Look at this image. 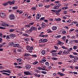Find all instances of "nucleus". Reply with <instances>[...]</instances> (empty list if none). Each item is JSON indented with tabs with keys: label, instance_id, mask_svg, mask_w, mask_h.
<instances>
[{
	"label": "nucleus",
	"instance_id": "nucleus-54",
	"mask_svg": "<svg viewBox=\"0 0 78 78\" xmlns=\"http://www.w3.org/2000/svg\"><path fill=\"white\" fill-rule=\"evenodd\" d=\"M74 42L75 43H78V40H74Z\"/></svg>",
	"mask_w": 78,
	"mask_h": 78
},
{
	"label": "nucleus",
	"instance_id": "nucleus-35",
	"mask_svg": "<svg viewBox=\"0 0 78 78\" xmlns=\"http://www.w3.org/2000/svg\"><path fill=\"white\" fill-rule=\"evenodd\" d=\"M29 55H30V54L27 53H25V54L24 55V56H29Z\"/></svg>",
	"mask_w": 78,
	"mask_h": 78
},
{
	"label": "nucleus",
	"instance_id": "nucleus-57",
	"mask_svg": "<svg viewBox=\"0 0 78 78\" xmlns=\"http://www.w3.org/2000/svg\"><path fill=\"white\" fill-rule=\"evenodd\" d=\"M62 33L64 34H65L66 33V31L64 30L62 31Z\"/></svg>",
	"mask_w": 78,
	"mask_h": 78
},
{
	"label": "nucleus",
	"instance_id": "nucleus-24",
	"mask_svg": "<svg viewBox=\"0 0 78 78\" xmlns=\"http://www.w3.org/2000/svg\"><path fill=\"white\" fill-rule=\"evenodd\" d=\"M62 11V10L61 9H58V10H56V12H59Z\"/></svg>",
	"mask_w": 78,
	"mask_h": 78
},
{
	"label": "nucleus",
	"instance_id": "nucleus-3",
	"mask_svg": "<svg viewBox=\"0 0 78 78\" xmlns=\"http://www.w3.org/2000/svg\"><path fill=\"white\" fill-rule=\"evenodd\" d=\"M24 74L25 75H32V74L29 71H27V72H24Z\"/></svg>",
	"mask_w": 78,
	"mask_h": 78
},
{
	"label": "nucleus",
	"instance_id": "nucleus-63",
	"mask_svg": "<svg viewBox=\"0 0 78 78\" xmlns=\"http://www.w3.org/2000/svg\"><path fill=\"white\" fill-rule=\"evenodd\" d=\"M75 30V29H71L69 30L70 31L72 32L73 31H74Z\"/></svg>",
	"mask_w": 78,
	"mask_h": 78
},
{
	"label": "nucleus",
	"instance_id": "nucleus-60",
	"mask_svg": "<svg viewBox=\"0 0 78 78\" xmlns=\"http://www.w3.org/2000/svg\"><path fill=\"white\" fill-rule=\"evenodd\" d=\"M41 73H44V74H47V73L45 71H42Z\"/></svg>",
	"mask_w": 78,
	"mask_h": 78
},
{
	"label": "nucleus",
	"instance_id": "nucleus-46",
	"mask_svg": "<svg viewBox=\"0 0 78 78\" xmlns=\"http://www.w3.org/2000/svg\"><path fill=\"white\" fill-rule=\"evenodd\" d=\"M39 7H42V6H43V5H42V4H41V3H40L39 4Z\"/></svg>",
	"mask_w": 78,
	"mask_h": 78
},
{
	"label": "nucleus",
	"instance_id": "nucleus-52",
	"mask_svg": "<svg viewBox=\"0 0 78 78\" xmlns=\"http://www.w3.org/2000/svg\"><path fill=\"white\" fill-rule=\"evenodd\" d=\"M37 16H38V17H41V14H37Z\"/></svg>",
	"mask_w": 78,
	"mask_h": 78
},
{
	"label": "nucleus",
	"instance_id": "nucleus-29",
	"mask_svg": "<svg viewBox=\"0 0 78 78\" xmlns=\"http://www.w3.org/2000/svg\"><path fill=\"white\" fill-rule=\"evenodd\" d=\"M3 5L4 6H7V5H8V3L6 2L5 3L3 4Z\"/></svg>",
	"mask_w": 78,
	"mask_h": 78
},
{
	"label": "nucleus",
	"instance_id": "nucleus-39",
	"mask_svg": "<svg viewBox=\"0 0 78 78\" xmlns=\"http://www.w3.org/2000/svg\"><path fill=\"white\" fill-rule=\"evenodd\" d=\"M61 20V19L60 18H58L57 19H56L55 20L56 21H58V22H59V21H60V20Z\"/></svg>",
	"mask_w": 78,
	"mask_h": 78
},
{
	"label": "nucleus",
	"instance_id": "nucleus-31",
	"mask_svg": "<svg viewBox=\"0 0 78 78\" xmlns=\"http://www.w3.org/2000/svg\"><path fill=\"white\" fill-rule=\"evenodd\" d=\"M68 8V7H64L62 8V10H63L64 9H67Z\"/></svg>",
	"mask_w": 78,
	"mask_h": 78
},
{
	"label": "nucleus",
	"instance_id": "nucleus-9",
	"mask_svg": "<svg viewBox=\"0 0 78 78\" xmlns=\"http://www.w3.org/2000/svg\"><path fill=\"white\" fill-rule=\"evenodd\" d=\"M19 46V44H14L13 45V47H18Z\"/></svg>",
	"mask_w": 78,
	"mask_h": 78
},
{
	"label": "nucleus",
	"instance_id": "nucleus-42",
	"mask_svg": "<svg viewBox=\"0 0 78 78\" xmlns=\"http://www.w3.org/2000/svg\"><path fill=\"white\" fill-rule=\"evenodd\" d=\"M37 63H38V62H37V61H36L33 63V64H34V65H36V64H37Z\"/></svg>",
	"mask_w": 78,
	"mask_h": 78
},
{
	"label": "nucleus",
	"instance_id": "nucleus-22",
	"mask_svg": "<svg viewBox=\"0 0 78 78\" xmlns=\"http://www.w3.org/2000/svg\"><path fill=\"white\" fill-rule=\"evenodd\" d=\"M15 1H13V2H10V5H13V4H14V3H15V2H14Z\"/></svg>",
	"mask_w": 78,
	"mask_h": 78
},
{
	"label": "nucleus",
	"instance_id": "nucleus-18",
	"mask_svg": "<svg viewBox=\"0 0 78 78\" xmlns=\"http://www.w3.org/2000/svg\"><path fill=\"white\" fill-rule=\"evenodd\" d=\"M2 74L3 75H6L7 76H9V75H10V74L5 73H3Z\"/></svg>",
	"mask_w": 78,
	"mask_h": 78
},
{
	"label": "nucleus",
	"instance_id": "nucleus-7",
	"mask_svg": "<svg viewBox=\"0 0 78 78\" xmlns=\"http://www.w3.org/2000/svg\"><path fill=\"white\" fill-rule=\"evenodd\" d=\"M5 16H6V15H5V13H1L0 16L1 17L4 18V17H5Z\"/></svg>",
	"mask_w": 78,
	"mask_h": 78
},
{
	"label": "nucleus",
	"instance_id": "nucleus-51",
	"mask_svg": "<svg viewBox=\"0 0 78 78\" xmlns=\"http://www.w3.org/2000/svg\"><path fill=\"white\" fill-rule=\"evenodd\" d=\"M30 27V26L29 25V24L28 25H26L25 26V27H27V28H29Z\"/></svg>",
	"mask_w": 78,
	"mask_h": 78
},
{
	"label": "nucleus",
	"instance_id": "nucleus-21",
	"mask_svg": "<svg viewBox=\"0 0 78 78\" xmlns=\"http://www.w3.org/2000/svg\"><path fill=\"white\" fill-rule=\"evenodd\" d=\"M45 20V17H43L41 18L40 19V21H42V20Z\"/></svg>",
	"mask_w": 78,
	"mask_h": 78
},
{
	"label": "nucleus",
	"instance_id": "nucleus-8",
	"mask_svg": "<svg viewBox=\"0 0 78 78\" xmlns=\"http://www.w3.org/2000/svg\"><path fill=\"white\" fill-rule=\"evenodd\" d=\"M52 30H57V27L54 26L52 27Z\"/></svg>",
	"mask_w": 78,
	"mask_h": 78
},
{
	"label": "nucleus",
	"instance_id": "nucleus-13",
	"mask_svg": "<svg viewBox=\"0 0 78 78\" xmlns=\"http://www.w3.org/2000/svg\"><path fill=\"white\" fill-rule=\"evenodd\" d=\"M59 7L57 5H56L54 7L53 9H59Z\"/></svg>",
	"mask_w": 78,
	"mask_h": 78
},
{
	"label": "nucleus",
	"instance_id": "nucleus-25",
	"mask_svg": "<svg viewBox=\"0 0 78 78\" xmlns=\"http://www.w3.org/2000/svg\"><path fill=\"white\" fill-rule=\"evenodd\" d=\"M56 53H52V56H57V55H56Z\"/></svg>",
	"mask_w": 78,
	"mask_h": 78
},
{
	"label": "nucleus",
	"instance_id": "nucleus-64",
	"mask_svg": "<svg viewBox=\"0 0 78 78\" xmlns=\"http://www.w3.org/2000/svg\"><path fill=\"white\" fill-rule=\"evenodd\" d=\"M32 56H33V57H34V58L35 57H37V55H32Z\"/></svg>",
	"mask_w": 78,
	"mask_h": 78
},
{
	"label": "nucleus",
	"instance_id": "nucleus-48",
	"mask_svg": "<svg viewBox=\"0 0 78 78\" xmlns=\"http://www.w3.org/2000/svg\"><path fill=\"white\" fill-rule=\"evenodd\" d=\"M23 36H28V35L27 34H23Z\"/></svg>",
	"mask_w": 78,
	"mask_h": 78
},
{
	"label": "nucleus",
	"instance_id": "nucleus-37",
	"mask_svg": "<svg viewBox=\"0 0 78 78\" xmlns=\"http://www.w3.org/2000/svg\"><path fill=\"white\" fill-rule=\"evenodd\" d=\"M73 42H74V40H72L71 41H69V43L70 44H72Z\"/></svg>",
	"mask_w": 78,
	"mask_h": 78
},
{
	"label": "nucleus",
	"instance_id": "nucleus-12",
	"mask_svg": "<svg viewBox=\"0 0 78 78\" xmlns=\"http://www.w3.org/2000/svg\"><path fill=\"white\" fill-rule=\"evenodd\" d=\"M9 45L10 46H12V45H14V43L13 42H10L9 43Z\"/></svg>",
	"mask_w": 78,
	"mask_h": 78
},
{
	"label": "nucleus",
	"instance_id": "nucleus-49",
	"mask_svg": "<svg viewBox=\"0 0 78 78\" xmlns=\"http://www.w3.org/2000/svg\"><path fill=\"white\" fill-rule=\"evenodd\" d=\"M51 11H52V12H56V10H55L52 9L51 10Z\"/></svg>",
	"mask_w": 78,
	"mask_h": 78
},
{
	"label": "nucleus",
	"instance_id": "nucleus-58",
	"mask_svg": "<svg viewBox=\"0 0 78 78\" xmlns=\"http://www.w3.org/2000/svg\"><path fill=\"white\" fill-rule=\"evenodd\" d=\"M44 50V51H48V48H45Z\"/></svg>",
	"mask_w": 78,
	"mask_h": 78
},
{
	"label": "nucleus",
	"instance_id": "nucleus-53",
	"mask_svg": "<svg viewBox=\"0 0 78 78\" xmlns=\"http://www.w3.org/2000/svg\"><path fill=\"white\" fill-rule=\"evenodd\" d=\"M41 17H39L37 16L36 15V19H37V20H39V19H40V18Z\"/></svg>",
	"mask_w": 78,
	"mask_h": 78
},
{
	"label": "nucleus",
	"instance_id": "nucleus-14",
	"mask_svg": "<svg viewBox=\"0 0 78 78\" xmlns=\"http://www.w3.org/2000/svg\"><path fill=\"white\" fill-rule=\"evenodd\" d=\"M5 72H7L9 73H11V71L10 70L7 69V70H5Z\"/></svg>",
	"mask_w": 78,
	"mask_h": 78
},
{
	"label": "nucleus",
	"instance_id": "nucleus-47",
	"mask_svg": "<svg viewBox=\"0 0 78 78\" xmlns=\"http://www.w3.org/2000/svg\"><path fill=\"white\" fill-rule=\"evenodd\" d=\"M64 75H65V74L62 73H61L60 74V76H64Z\"/></svg>",
	"mask_w": 78,
	"mask_h": 78
},
{
	"label": "nucleus",
	"instance_id": "nucleus-38",
	"mask_svg": "<svg viewBox=\"0 0 78 78\" xmlns=\"http://www.w3.org/2000/svg\"><path fill=\"white\" fill-rule=\"evenodd\" d=\"M18 8V7L17 6L13 7L12 8L13 9H16Z\"/></svg>",
	"mask_w": 78,
	"mask_h": 78
},
{
	"label": "nucleus",
	"instance_id": "nucleus-40",
	"mask_svg": "<svg viewBox=\"0 0 78 78\" xmlns=\"http://www.w3.org/2000/svg\"><path fill=\"white\" fill-rule=\"evenodd\" d=\"M9 35H8L6 36V39L7 40H8V39H9Z\"/></svg>",
	"mask_w": 78,
	"mask_h": 78
},
{
	"label": "nucleus",
	"instance_id": "nucleus-23",
	"mask_svg": "<svg viewBox=\"0 0 78 78\" xmlns=\"http://www.w3.org/2000/svg\"><path fill=\"white\" fill-rule=\"evenodd\" d=\"M61 37V35H58L55 37V38H59Z\"/></svg>",
	"mask_w": 78,
	"mask_h": 78
},
{
	"label": "nucleus",
	"instance_id": "nucleus-19",
	"mask_svg": "<svg viewBox=\"0 0 78 78\" xmlns=\"http://www.w3.org/2000/svg\"><path fill=\"white\" fill-rule=\"evenodd\" d=\"M47 39H43V42H47Z\"/></svg>",
	"mask_w": 78,
	"mask_h": 78
},
{
	"label": "nucleus",
	"instance_id": "nucleus-59",
	"mask_svg": "<svg viewBox=\"0 0 78 78\" xmlns=\"http://www.w3.org/2000/svg\"><path fill=\"white\" fill-rule=\"evenodd\" d=\"M6 28L5 27H0V29H5Z\"/></svg>",
	"mask_w": 78,
	"mask_h": 78
},
{
	"label": "nucleus",
	"instance_id": "nucleus-55",
	"mask_svg": "<svg viewBox=\"0 0 78 78\" xmlns=\"http://www.w3.org/2000/svg\"><path fill=\"white\" fill-rule=\"evenodd\" d=\"M73 55H78V53L76 52H73Z\"/></svg>",
	"mask_w": 78,
	"mask_h": 78
},
{
	"label": "nucleus",
	"instance_id": "nucleus-27",
	"mask_svg": "<svg viewBox=\"0 0 78 78\" xmlns=\"http://www.w3.org/2000/svg\"><path fill=\"white\" fill-rule=\"evenodd\" d=\"M54 52H57V50H53V51H51V53H54Z\"/></svg>",
	"mask_w": 78,
	"mask_h": 78
},
{
	"label": "nucleus",
	"instance_id": "nucleus-16",
	"mask_svg": "<svg viewBox=\"0 0 78 78\" xmlns=\"http://www.w3.org/2000/svg\"><path fill=\"white\" fill-rule=\"evenodd\" d=\"M17 61V62H22V59L20 58H18Z\"/></svg>",
	"mask_w": 78,
	"mask_h": 78
},
{
	"label": "nucleus",
	"instance_id": "nucleus-36",
	"mask_svg": "<svg viewBox=\"0 0 78 78\" xmlns=\"http://www.w3.org/2000/svg\"><path fill=\"white\" fill-rule=\"evenodd\" d=\"M15 30L14 29H12L9 30V32H13V31H14Z\"/></svg>",
	"mask_w": 78,
	"mask_h": 78
},
{
	"label": "nucleus",
	"instance_id": "nucleus-11",
	"mask_svg": "<svg viewBox=\"0 0 78 78\" xmlns=\"http://www.w3.org/2000/svg\"><path fill=\"white\" fill-rule=\"evenodd\" d=\"M2 27H5L6 26V23H3L1 25Z\"/></svg>",
	"mask_w": 78,
	"mask_h": 78
},
{
	"label": "nucleus",
	"instance_id": "nucleus-20",
	"mask_svg": "<svg viewBox=\"0 0 78 78\" xmlns=\"http://www.w3.org/2000/svg\"><path fill=\"white\" fill-rule=\"evenodd\" d=\"M73 48L74 50H76L78 48V46H75L73 47Z\"/></svg>",
	"mask_w": 78,
	"mask_h": 78
},
{
	"label": "nucleus",
	"instance_id": "nucleus-30",
	"mask_svg": "<svg viewBox=\"0 0 78 78\" xmlns=\"http://www.w3.org/2000/svg\"><path fill=\"white\" fill-rule=\"evenodd\" d=\"M69 57H70V58H75V56L72 55H69Z\"/></svg>",
	"mask_w": 78,
	"mask_h": 78
},
{
	"label": "nucleus",
	"instance_id": "nucleus-15",
	"mask_svg": "<svg viewBox=\"0 0 78 78\" xmlns=\"http://www.w3.org/2000/svg\"><path fill=\"white\" fill-rule=\"evenodd\" d=\"M41 53L43 55H45V51L44 50H42V51H41Z\"/></svg>",
	"mask_w": 78,
	"mask_h": 78
},
{
	"label": "nucleus",
	"instance_id": "nucleus-33",
	"mask_svg": "<svg viewBox=\"0 0 78 78\" xmlns=\"http://www.w3.org/2000/svg\"><path fill=\"white\" fill-rule=\"evenodd\" d=\"M61 48H63V49H67V47H65V46H62L61 47Z\"/></svg>",
	"mask_w": 78,
	"mask_h": 78
},
{
	"label": "nucleus",
	"instance_id": "nucleus-34",
	"mask_svg": "<svg viewBox=\"0 0 78 78\" xmlns=\"http://www.w3.org/2000/svg\"><path fill=\"white\" fill-rule=\"evenodd\" d=\"M45 64L46 65V66H49V63L48 62H46L45 63Z\"/></svg>",
	"mask_w": 78,
	"mask_h": 78
},
{
	"label": "nucleus",
	"instance_id": "nucleus-43",
	"mask_svg": "<svg viewBox=\"0 0 78 78\" xmlns=\"http://www.w3.org/2000/svg\"><path fill=\"white\" fill-rule=\"evenodd\" d=\"M45 7L46 8H50V5H46L45 6Z\"/></svg>",
	"mask_w": 78,
	"mask_h": 78
},
{
	"label": "nucleus",
	"instance_id": "nucleus-62",
	"mask_svg": "<svg viewBox=\"0 0 78 78\" xmlns=\"http://www.w3.org/2000/svg\"><path fill=\"white\" fill-rule=\"evenodd\" d=\"M29 31L30 32H32V31H33V30L31 28L29 29Z\"/></svg>",
	"mask_w": 78,
	"mask_h": 78
},
{
	"label": "nucleus",
	"instance_id": "nucleus-4",
	"mask_svg": "<svg viewBox=\"0 0 78 78\" xmlns=\"http://www.w3.org/2000/svg\"><path fill=\"white\" fill-rule=\"evenodd\" d=\"M58 43L56 44V45H63L64 44V43L61 42L59 41H58Z\"/></svg>",
	"mask_w": 78,
	"mask_h": 78
},
{
	"label": "nucleus",
	"instance_id": "nucleus-41",
	"mask_svg": "<svg viewBox=\"0 0 78 78\" xmlns=\"http://www.w3.org/2000/svg\"><path fill=\"white\" fill-rule=\"evenodd\" d=\"M34 23V22L30 23L29 25H30V27H31V25H33V24Z\"/></svg>",
	"mask_w": 78,
	"mask_h": 78
},
{
	"label": "nucleus",
	"instance_id": "nucleus-50",
	"mask_svg": "<svg viewBox=\"0 0 78 78\" xmlns=\"http://www.w3.org/2000/svg\"><path fill=\"white\" fill-rule=\"evenodd\" d=\"M24 40L25 41H29V38H26Z\"/></svg>",
	"mask_w": 78,
	"mask_h": 78
},
{
	"label": "nucleus",
	"instance_id": "nucleus-26",
	"mask_svg": "<svg viewBox=\"0 0 78 78\" xmlns=\"http://www.w3.org/2000/svg\"><path fill=\"white\" fill-rule=\"evenodd\" d=\"M52 59V60H54L55 61H56V60H57V59H58L57 58H56L55 57H53Z\"/></svg>",
	"mask_w": 78,
	"mask_h": 78
},
{
	"label": "nucleus",
	"instance_id": "nucleus-45",
	"mask_svg": "<svg viewBox=\"0 0 78 78\" xmlns=\"http://www.w3.org/2000/svg\"><path fill=\"white\" fill-rule=\"evenodd\" d=\"M48 31V33H52V31L50 30V29H48L47 30Z\"/></svg>",
	"mask_w": 78,
	"mask_h": 78
},
{
	"label": "nucleus",
	"instance_id": "nucleus-2",
	"mask_svg": "<svg viewBox=\"0 0 78 78\" xmlns=\"http://www.w3.org/2000/svg\"><path fill=\"white\" fill-rule=\"evenodd\" d=\"M9 18L10 20H14L15 19V16L14 15L11 14L9 16Z\"/></svg>",
	"mask_w": 78,
	"mask_h": 78
},
{
	"label": "nucleus",
	"instance_id": "nucleus-5",
	"mask_svg": "<svg viewBox=\"0 0 78 78\" xmlns=\"http://www.w3.org/2000/svg\"><path fill=\"white\" fill-rule=\"evenodd\" d=\"M31 65H27L25 66V68L27 69H30L31 68Z\"/></svg>",
	"mask_w": 78,
	"mask_h": 78
},
{
	"label": "nucleus",
	"instance_id": "nucleus-32",
	"mask_svg": "<svg viewBox=\"0 0 78 78\" xmlns=\"http://www.w3.org/2000/svg\"><path fill=\"white\" fill-rule=\"evenodd\" d=\"M15 67H16V68H19V69H21L22 68V66H15Z\"/></svg>",
	"mask_w": 78,
	"mask_h": 78
},
{
	"label": "nucleus",
	"instance_id": "nucleus-44",
	"mask_svg": "<svg viewBox=\"0 0 78 78\" xmlns=\"http://www.w3.org/2000/svg\"><path fill=\"white\" fill-rule=\"evenodd\" d=\"M39 41H40V43H41V42H43V39H41L40 40H39Z\"/></svg>",
	"mask_w": 78,
	"mask_h": 78
},
{
	"label": "nucleus",
	"instance_id": "nucleus-28",
	"mask_svg": "<svg viewBox=\"0 0 78 78\" xmlns=\"http://www.w3.org/2000/svg\"><path fill=\"white\" fill-rule=\"evenodd\" d=\"M56 5H57L58 7H59L60 6H61V4H60V3H58L57 4H55Z\"/></svg>",
	"mask_w": 78,
	"mask_h": 78
},
{
	"label": "nucleus",
	"instance_id": "nucleus-17",
	"mask_svg": "<svg viewBox=\"0 0 78 78\" xmlns=\"http://www.w3.org/2000/svg\"><path fill=\"white\" fill-rule=\"evenodd\" d=\"M62 39L65 41H66V37L64 36L62 38Z\"/></svg>",
	"mask_w": 78,
	"mask_h": 78
},
{
	"label": "nucleus",
	"instance_id": "nucleus-56",
	"mask_svg": "<svg viewBox=\"0 0 78 78\" xmlns=\"http://www.w3.org/2000/svg\"><path fill=\"white\" fill-rule=\"evenodd\" d=\"M66 21L67 22H68V23H70V22H71V21H72V20H69Z\"/></svg>",
	"mask_w": 78,
	"mask_h": 78
},
{
	"label": "nucleus",
	"instance_id": "nucleus-10",
	"mask_svg": "<svg viewBox=\"0 0 78 78\" xmlns=\"http://www.w3.org/2000/svg\"><path fill=\"white\" fill-rule=\"evenodd\" d=\"M31 28L33 30H35V31H37V28L33 27V26L31 27Z\"/></svg>",
	"mask_w": 78,
	"mask_h": 78
},
{
	"label": "nucleus",
	"instance_id": "nucleus-61",
	"mask_svg": "<svg viewBox=\"0 0 78 78\" xmlns=\"http://www.w3.org/2000/svg\"><path fill=\"white\" fill-rule=\"evenodd\" d=\"M69 53H70L68 51H66L65 52V55H66V54H69Z\"/></svg>",
	"mask_w": 78,
	"mask_h": 78
},
{
	"label": "nucleus",
	"instance_id": "nucleus-1",
	"mask_svg": "<svg viewBox=\"0 0 78 78\" xmlns=\"http://www.w3.org/2000/svg\"><path fill=\"white\" fill-rule=\"evenodd\" d=\"M26 48L27 50H33V46L30 47L29 46H27L26 47Z\"/></svg>",
	"mask_w": 78,
	"mask_h": 78
},
{
	"label": "nucleus",
	"instance_id": "nucleus-6",
	"mask_svg": "<svg viewBox=\"0 0 78 78\" xmlns=\"http://www.w3.org/2000/svg\"><path fill=\"white\" fill-rule=\"evenodd\" d=\"M10 37H16V34H11L9 35Z\"/></svg>",
	"mask_w": 78,
	"mask_h": 78
}]
</instances>
